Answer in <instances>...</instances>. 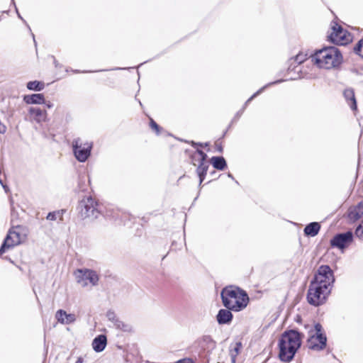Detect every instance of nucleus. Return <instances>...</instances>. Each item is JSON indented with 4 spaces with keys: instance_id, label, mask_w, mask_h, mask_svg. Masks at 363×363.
<instances>
[{
    "instance_id": "9b49d317",
    "label": "nucleus",
    "mask_w": 363,
    "mask_h": 363,
    "mask_svg": "<svg viewBox=\"0 0 363 363\" xmlns=\"http://www.w3.org/2000/svg\"><path fill=\"white\" fill-rule=\"evenodd\" d=\"M353 241V233L352 231L336 234L330 241L333 247L338 248L341 250L349 246Z\"/></svg>"
},
{
    "instance_id": "f257e3e1",
    "label": "nucleus",
    "mask_w": 363,
    "mask_h": 363,
    "mask_svg": "<svg viewBox=\"0 0 363 363\" xmlns=\"http://www.w3.org/2000/svg\"><path fill=\"white\" fill-rule=\"evenodd\" d=\"M303 334L296 330L284 331L279 340V357L281 361L290 362L301 345Z\"/></svg>"
},
{
    "instance_id": "f03ea898",
    "label": "nucleus",
    "mask_w": 363,
    "mask_h": 363,
    "mask_svg": "<svg viewBox=\"0 0 363 363\" xmlns=\"http://www.w3.org/2000/svg\"><path fill=\"white\" fill-rule=\"evenodd\" d=\"M79 216L82 220H89L93 221L97 219L100 216L106 218H112L117 220L118 217V211L110 212L107 210L104 211V206L99 203L95 199L91 196H86L79 201L77 206Z\"/></svg>"
},
{
    "instance_id": "b1692460",
    "label": "nucleus",
    "mask_w": 363,
    "mask_h": 363,
    "mask_svg": "<svg viewBox=\"0 0 363 363\" xmlns=\"http://www.w3.org/2000/svg\"><path fill=\"white\" fill-rule=\"evenodd\" d=\"M192 160V164L196 165L197 162L199 164L208 163L206 161L207 155L201 150L197 149L196 151L191 156Z\"/></svg>"
},
{
    "instance_id": "a19ab883",
    "label": "nucleus",
    "mask_w": 363,
    "mask_h": 363,
    "mask_svg": "<svg viewBox=\"0 0 363 363\" xmlns=\"http://www.w3.org/2000/svg\"><path fill=\"white\" fill-rule=\"evenodd\" d=\"M0 184L2 186V187H3V188H4V191H5L6 193H7V192H9V187H8V186H7V185L4 184L3 182H2V184Z\"/></svg>"
},
{
    "instance_id": "ddd939ff",
    "label": "nucleus",
    "mask_w": 363,
    "mask_h": 363,
    "mask_svg": "<svg viewBox=\"0 0 363 363\" xmlns=\"http://www.w3.org/2000/svg\"><path fill=\"white\" fill-rule=\"evenodd\" d=\"M20 243V234L15 230H10L0 247V255Z\"/></svg>"
},
{
    "instance_id": "f704fd0d",
    "label": "nucleus",
    "mask_w": 363,
    "mask_h": 363,
    "mask_svg": "<svg viewBox=\"0 0 363 363\" xmlns=\"http://www.w3.org/2000/svg\"><path fill=\"white\" fill-rule=\"evenodd\" d=\"M109 69H99V70H96V71H91V70H84V71H80L79 69H73L72 72L74 73H89V72H106V71H108Z\"/></svg>"
},
{
    "instance_id": "72a5a7b5",
    "label": "nucleus",
    "mask_w": 363,
    "mask_h": 363,
    "mask_svg": "<svg viewBox=\"0 0 363 363\" xmlns=\"http://www.w3.org/2000/svg\"><path fill=\"white\" fill-rule=\"evenodd\" d=\"M241 347H242L241 342H236L235 347H234V349L233 350H230V354H235V356L237 357V355L240 352V350Z\"/></svg>"
},
{
    "instance_id": "473e14b6",
    "label": "nucleus",
    "mask_w": 363,
    "mask_h": 363,
    "mask_svg": "<svg viewBox=\"0 0 363 363\" xmlns=\"http://www.w3.org/2000/svg\"><path fill=\"white\" fill-rule=\"evenodd\" d=\"M354 233L359 239H363V221L357 227Z\"/></svg>"
},
{
    "instance_id": "412c9836",
    "label": "nucleus",
    "mask_w": 363,
    "mask_h": 363,
    "mask_svg": "<svg viewBox=\"0 0 363 363\" xmlns=\"http://www.w3.org/2000/svg\"><path fill=\"white\" fill-rule=\"evenodd\" d=\"M285 80L284 79H278V80H276L274 82H269L268 84H267L266 85H264V86H262V88H260L258 91H257L255 94H253L246 101L245 103L244 104L242 108H243L244 110H245L246 107L247 106V105L255 98L257 97L258 95H259L261 93H262L264 91V90L272 86V85H274V84H280L282 82H284Z\"/></svg>"
},
{
    "instance_id": "a878e982",
    "label": "nucleus",
    "mask_w": 363,
    "mask_h": 363,
    "mask_svg": "<svg viewBox=\"0 0 363 363\" xmlns=\"http://www.w3.org/2000/svg\"><path fill=\"white\" fill-rule=\"evenodd\" d=\"M209 167L208 163L199 164L196 168V173L199 178V185L203 182Z\"/></svg>"
},
{
    "instance_id": "1a4fd4ad",
    "label": "nucleus",
    "mask_w": 363,
    "mask_h": 363,
    "mask_svg": "<svg viewBox=\"0 0 363 363\" xmlns=\"http://www.w3.org/2000/svg\"><path fill=\"white\" fill-rule=\"evenodd\" d=\"M92 147V143H82L79 138H77L72 142V150L74 155L80 162H84L88 160L91 155Z\"/></svg>"
},
{
    "instance_id": "4c0bfd02",
    "label": "nucleus",
    "mask_w": 363,
    "mask_h": 363,
    "mask_svg": "<svg viewBox=\"0 0 363 363\" xmlns=\"http://www.w3.org/2000/svg\"><path fill=\"white\" fill-rule=\"evenodd\" d=\"M190 144L191 145L192 147H203V143H196L194 141H191L190 142Z\"/></svg>"
},
{
    "instance_id": "aec40b11",
    "label": "nucleus",
    "mask_w": 363,
    "mask_h": 363,
    "mask_svg": "<svg viewBox=\"0 0 363 363\" xmlns=\"http://www.w3.org/2000/svg\"><path fill=\"white\" fill-rule=\"evenodd\" d=\"M44 98L43 94H33L25 95L23 101L27 104H43L44 103Z\"/></svg>"
},
{
    "instance_id": "79ce46f5",
    "label": "nucleus",
    "mask_w": 363,
    "mask_h": 363,
    "mask_svg": "<svg viewBox=\"0 0 363 363\" xmlns=\"http://www.w3.org/2000/svg\"><path fill=\"white\" fill-rule=\"evenodd\" d=\"M231 357V363H235L236 356L235 354H230Z\"/></svg>"
},
{
    "instance_id": "5701e85b",
    "label": "nucleus",
    "mask_w": 363,
    "mask_h": 363,
    "mask_svg": "<svg viewBox=\"0 0 363 363\" xmlns=\"http://www.w3.org/2000/svg\"><path fill=\"white\" fill-rule=\"evenodd\" d=\"M320 225L317 222H312L308 224L303 230L304 234L307 236L314 237L319 233Z\"/></svg>"
},
{
    "instance_id": "49530a36",
    "label": "nucleus",
    "mask_w": 363,
    "mask_h": 363,
    "mask_svg": "<svg viewBox=\"0 0 363 363\" xmlns=\"http://www.w3.org/2000/svg\"><path fill=\"white\" fill-rule=\"evenodd\" d=\"M228 177H230V179H233V180L235 179H234V177H233V176L230 173H228Z\"/></svg>"
},
{
    "instance_id": "58836bf2",
    "label": "nucleus",
    "mask_w": 363,
    "mask_h": 363,
    "mask_svg": "<svg viewBox=\"0 0 363 363\" xmlns=\"http://www.w3.org/2000/svg\"><path fill=\"white\" fill-rule=\"evenodd\" d=\"M215 145H216V148L218 150V152H223V146H222V145L220 143L216 142L215 143Z\"/></svg>"
},
{
    "instance_id": "393cba45",
    "label": "nucleus",
    "mask_w": 363,
    "mask_h": 363,
    "mask_svg": "<svg viewBox=\"0 0 363 363\" xmlns=\"http://www.w3.org/2000/svg\"><path fill=\"white\" fill-rule=\"evenodd\" d=\"M213 167L218 170H223L227 167V162L222 156H214L211 159Z\"/></svg>"
},
{
    "instance_id": "8fccbe9b",
    "label": "nucleus",
    "mask_w": 363,
    "mask_h": 363,
    "mask_svg": "<svg viewBox=\"0 0 363 363\" xmlns=\"http://www.w3.org/2000/svg\"><path fill=\"white\" fill-rule=\"evenodd\" d=\"M208 143H206L205 144H203V146H208Z\"/></svg>"
},
{
    "instance_id": "c03bdc74",
    "label": "nucleus",
    "mask_w": 363,
    "mask_h": 363,
    "mask_svg": "<svg viewBox=\"0 0 363 363\" xmlns=\"http://www.w3.org/2000/svg\"><path fill=\"white\" fill-rule=\"evenodd\" d=\"M83 359L82 357H79L75 363H83Z\"/></svg>"
},
{
    "instance_id": "f3484780",
    "label": "nucleus",
    "mask_w": 363,
    "mask_h": 363,
    "mask_svg": "<svg viewBox=\"0 0 363 363\" xmlns=\"http://www.w3.org/2000/svg\"><path fill=\"white\" fill-rule=\"evenodd\" d=\"M28 113L33 120L38 123L45 121L47 117V112L38 107H30Z\"/></svg>"
},
{
    "instance_id": "2f4dec72",
    "label": "nucleus",
    "mask_w": 363,
    "mask_h": 363,
    "mask_svg": "<svg viewBox=\"0 0 363 363\" xmlns=\"http://www.w3.org/2000/svg\"><path fill=\"white\" fill-rule=\"evenodd\" d=\"M106 318L109 321L113 323L118 318L116 315L115 312L111 310H108L106 313Z\"/></svg>"
},
{
    "instance_id": "4468645a",
    "label": "nucleus",
    "mask_w": 363,
    "mask_h": 363,
    "mask_svg": "<svg viewBox=\"0 0 363 363\" xmlns=\"http://www.w3.org/2000/svg\"><path fill=\"white\" fill-rule=\"evenodd\" d=\"M363 216V201L357 205L349 208L347 211V217L352 222H355Z\"/></svg>"
},
{
    "instance_id": "ea45409f",
    "label": "nucleus",
    "mask_w": 363,
    "mask_h": 363,
    "mask_svg": "<svg viewBox=\"0 0 363 363\" xmlns=\"http://www.w3.org/2000/svg\"><path fill=\"white\" fill-rule=\"evenodd\" d=\"M43 104H45L48 108H51L53 107V104H52L50 101H45L44 100V103Z\"/></svg>"
},
{
    "instance_id": "6ab92c4d",
    "label": "nucleus",
    "mask_w": 363,
    "mask_h": 363,
    "mask_svg": "<svg viewBox=\"0 0 363 363\" xmlns=\"http://www.w3.org/2000/svg\"><path fill=\"white\" fill-rule=\"evenodd\" d=\"M343 96L350 108L352 111L356 110L357 106L354 89L352 88L345 89L343 91Z\"/></svg>"
},
{
    "instance_id": "37998d69",
    "label": "nucleus",
    "mask_w": 363,
    "mask_h": 363,
    "mask_svg": "<svg viewBox=\"0 0 363 363\" xmlns=\"http://www.w3.org/2000/svg\"><path fill=\"white\" fill-rule=\"evenodd\" d=\"M191 360L190 359H182V360H179L177 362V363H190Z\"/></svg>"
},
{
    "instance_id": "c9c22d12",
    "label": "nucleus",
    "mask_w": 363,
    "mask_h": 363,
    "mask_svg": "<svg viewBox=\"0 0 363 363\" xmlns=\"http://www.w3.org/2000/svg\"><path fill=\"white\" fill-rule=\"evenodd\" d=\"M245 111V110L243 108H241L240 111H238L235 116H234L233 119V122L238 120L240 118V117L242 115L243 112Z\"/></svg>"
},
{
    "instance_id": "f8f14e48",
    "label": "nucleus",
    "mask_w": 363,
    "mask_h": 363,
    "mask_svg": "<svg viewBox=\"0 0 363 363\" xmlns=\"http://www.w3.org/2000/svg\"><path fill=\"white\" fill-rule=\"evenodd\" d=\"M306 60V55L299 53L296 55L294 58L290 59V65L288 68V73L291 74L294 72V75L290 77V79L295 80L302 77L300 74L301 69L300 65L305 62Z\"/></svg>"
},
{
    "instance_id": "a211bd4d",
    "label": "nucleus",
    "mask_w": 363,
    "mask_h": 363,
    "mask_svg": "<svg viewBox=\"0 0 363 363\" xmlns=\"http://www.w3.org/2000/svg\"><path fill=\"white\" fill-rule=\"evenodd\" d=\"M107 345V337L105 335L96 336L92 341V347L96 352L104 350Z\"/></svg>"
},
{
    "instance_id": "cd10ccee",
    "label": "nucleus",
    "mask_w": 363,
    "mask_h": 363,
    "mask_svg": "<svg viewBox=\"0 0 363 363\" xmlns=\"http://www.w3.org/2000/svg\"><path fill=\"white\" fill-rule=\"evenodd\" d=\"M113 324L116 329L123 332H130L132 330V326L130 325L124 323L119 318H118Z\"/></svg>"
},
{
    "instance_id": "7ed1b4c3",
    "label": "nucleus",
    "mask_w": 363,
    "mask_h": 363,
    "mask_svg": "<svg viewBox=\"0 0 363 363\" xmlns=\"http://www.w3.org/2000/svg\"><path fill=\"white\" fill-rule=\"evenodd\" d=\"M220 296L223 306L236 312L243 310L249 303L247 292L235 286L225 287L221 291Z\"/></svg>"
},
{
    "instance_id": "de8ad7c7",
    "label": "nucleus",
    "mask_w": 363,
    "mask_h": 363,
    "mask_svg": "<svg viewBox=\"0 0 363 363\" xmlns=\"http://www.w3.org/2000/svg\"><path fill=\"white\" fill-rule=\"evenodd\" d=\"M32 36H33V38L34 43H35V45H36V41H35V36H34V34H33V33H32Z\"/></svg>"
},
{
    "instance_id": "7c9ffc66",
    "label": "nucleus",
    "mask_w": 363,
    "mask_h": 363,
    "mask_svg": "<svg viewBox=\"0 0 363 363\" xmlns=\"http://www.w3.org/2000/svg\"><path fill=\"white\" fill-rule=\"evenodd\" d=\"M150 126L153 130L155 131L157 135H160L161 127L152 118H150Z\"/></svg>"
},
{
    "instance_id": "09e8293b",
    "label": "nucleus",
    "mask_w": 363,
    "mask_h": 363,
    "mask_svg": "<svg viewBox=\"0 0 363 363\" xmlns=\"http://www.w3.org/2000/svg\"><path fill=\"white\" fill-rule=\"evenodd\" d=\"M54 63H55V66L57 67V62H56V60H55Z\"/></svg>"
},
{
    "instance_id": "39448f33",
    "label": "nucleus",
    "mask_w": 363,
    "mask_h": 363,
    "mask_svg": "<svg viewBox=\"0 0 363 363\" xmlns=\"http://www.w3.org/2000/svg\"><path fill=\"white\" fill-rule=\"evenodd\" d=\"M309 328V336L307 339V347L314 351H320L325 348L327 337L323 331L320 323H316L314 325H307Z\"/></svg>"
},
{
    "instance_id": "423d86ee",
    "label": "nucleus",
    "mask_w": 363,
    "mask_h": 363,
    "mask_svg": "<svg viewBox=\"0 0 363 363\" xmlns=\"http://www.w3.org/2000/svg\"><path fill=\"white\" fill-rule=\"evenodd\" d=\"M334 282L335 277L333 271L330 266L323 264L318 268L310 283L315 286H320L331 291Z\"/></svg>"
},
{
    "instance_id": "6e6552de",
    "label": "nucleus",
    "mask_w": 363,
    "mask_h": 363,
    "mask_svg": "<svg viewBox=\"0 0 363 363\" xmlns=\"http://www.w3.org/2000/svg\"><path fill=\"white\" fill-rule=\"evenodd\" d=\"M74 276L77 282L82 287L91 286H96L98 284L99 277L98 274L89 269H78L74 272Z\"/></svg>"
},
{
    "instance_id": "c756f323",
    "label": "nucleus",
    "mask_w": 363,
    "mask_h": 363,
    "mask_svg": "<svg viewBox=\"0 0 363 363\" xmlns=\"http://www.w3.org/2000/svg\"><path fill=\"white\" fill-rule=\"evenodd\" d=\"M363 38L358 41V43L354 47V52L363 57Z\"/></svg>"
},
{
    "instance_id": "2eb2a0df",
    "label": "nucleus",
    "mask_w": 363,
    "mask_h": 363,
    "mask_svg": "<svg viewBox=\"0 0 363 363\" xmlns=\"http://www.w3.org/2000/svg\"><path fill=\"white\" fill-rule=\"evenodd\" d=\"M55 318L57 321L62 324H71L76 320V316L72 313H67L62 309H60L56 312Z\"/></svg>"
},
{
    "instance_id": "20e7f679",
    "label": "nucleus",
    "mask_w": 363,
    "mask_h": 363,
    "mask_svg": "<svg viewBox=\"0 0 363 363\" xmlns=\"http://www.w3.org/2000/svg\"><path fill=\"white\" fill-rule=\"evenodd\" d=\"M311 57V61L318 67L326 69L339 66L342 61L340 51L334 46L324 47L317 50Z\"/></svg>"
},
{
    "instance_id": "e433bc0d",
    "label": "nucleus",
    "mask_w": 363,
    "mask_h": 363,
    "mask_svg": "<svg viewBox=\"0 0 363 363\" xmlns=\"http://www.w3.org/2000/svg\"><path fill=\"white\" fill-rule=\"evenodd\" d=\"M12 2H13V5H14V6H16V5H15V2L13 1V0H12ZM15 8H16V13H17V15H18V17L21 21H23V22H24V23L26 24V26H27L28 28L29 29V30H30V26L26 23V21L23 18V17H22V16H21V14L19 13L18 11V9H17V8H16V6H15Z\"/></svg>"
},
{
    "instance_id": "4be33fe9",
    "label": "nucleus",
    "mask_w": 363,
    "mask_h": 363,
    "mask_svg": "<svg viewBox=\"0 0 363 363\" xmlns=\"http://www.w3.org/2000/svg\"><path fill=\"white\" fill-rule=\"evenodd\" d=\"M199 345L202 350H212L216 346V342L210 335H203L199 340Z\"/></svg>"
},
{
    "instance_id": "bb28decb",
    "label": "nucleus",
    "mask_w": 363,
    "mask_h": 363,
    "mask_svg": "<svg viewBox=\"0 0 363 363\" xmlns=\"http://www.w3.org/2000/svg\"><path fill=\"white\" fill-rule=\"evenodd\" d=\"M26 87L29 90L39 91L44 89L45 84L39 81H30L27 83Z\"/></svg>"
},
{
    "instance_id": "a18cd8bd",
    "label": "nucleus",
    "mask_w": 363,
    "mask_h": 363,
    "mask_svg": "<svg viewBox=\"0 0 363 363\" xmlns=\"http://www.w3.org/2000/svg\"><path fill=\"white\" fill-rule=\"evenodd\" d=\"M124 69V68L115 67V68L111 69V70H118V69Z\"/></svg>"
},
{
    "instance_id": "dca6fc26",
    "label": "nucleus",
    "mask_w": 363,
    "mask_h": 363,
    "mask_svg": "<svg viewBox=\"0 0 363 363\" xmlns=\"http://www.w3.org/2000/svg\"><path fill=\"white\" fill-rule=\"evenodd\" d=\"M229 309H220L216 315V320L220 325L229 324L233 320V314Z\"/></svg>"
},
{
    "instance_id": "c85d7f7f",
    "label": "nucleus",
    "mask_w": 363,
    "mask_h": 363,
    "mask_svg": "<svg viewBox=\"0 0 363 363\" xmlns=\"http://www.w3.org/2000/svg\"><path fill=\"white\" fill-rule=\"evenodd\" d=\"M64 212V210L50 212L46 218L49 220H56L59 218L60 220H62Z\"/></svg>"
},
{
    "instance_id": "0eeeda50",
    "label": "nucleus",
    "mask_w": 363,
    "mask_h": 363,
    "mask_svg": "<svg viewBox=\"0 0 363 363\" xmlns=\"http://www.w3.org/2000/svg\"><path fill=\"white\" fill-rule=\"evenodd\" d=\"M330 292L328 289L310 283L306 294L307 301L313 306H321L326 302Z\"/></svg>"
},
{
    "instance_id": "9d476101",
    "label": "nucleus",
    "mask_w": 363,
    "mask_h": 363,
    "mask_svg": "<svg viewBox=\"0 0 363 363\" xmlns=\"http://www.w3.org/2000/svg\"><path fill=\"white\" fill-rule=\"evenodd\" d=\"M331 33L328 38L330 42L336 45H345L350 40V35L342 27L336 22L331 23Z\"/></svg>"
}]
</instances>
